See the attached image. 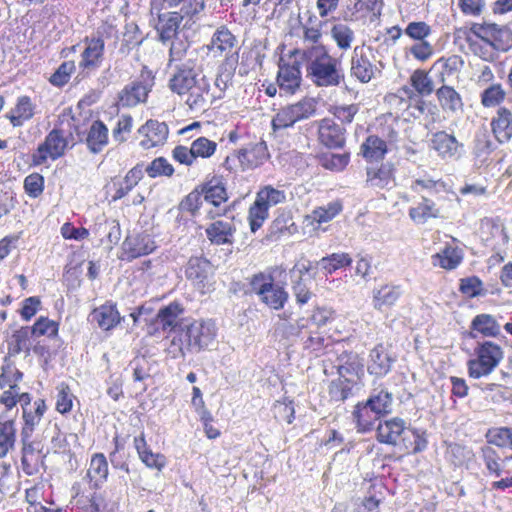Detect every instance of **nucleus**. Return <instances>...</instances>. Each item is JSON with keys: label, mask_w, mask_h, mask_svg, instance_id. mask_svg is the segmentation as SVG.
<instances>
[{"label": "nucleus", "mask_w": 512, "mask_h": 512, "mask_svg": "<svg viewBox=\"0 0 512 512\" xmlns=\"http://www.w3.org/2000/svg\"><path fill=\"white\" fill-rule=\"evenodd\" d=\"M169 88L184 97L185 104L192 111H204L213 103L214 93H211L209 80L195 70L190 59L176 66L169 79Z\"/></svg>", "instance_id": "f257e3e1"}, {"label": "nucleus", "mask_w": 512, "mask_h": 512, "mask_svg": "<svg viewBox=\"0 0 512 512\" xmlns=\"http://www.w3.org/2000/svg\"><path fill=\"white\" fill-rule=\"evenodd\" d=\"M306 63V76L317 87H334L344 80L341 62L330 55L326 46L306 50L301 58Z\"/></svg>", "instance_id": "f03ea898"}, {"label": "nucleus", "mask_w": 512, "mask_h": 512, "mask_svg": "<svg viewBox=\"0 0 512 512\" xmlns=\"http://www.w3.org/2000/svg\"><path fill=\"white\" fill-rule=\"evenodd\" d=\"M250 292L258 296L261 303L273 310L282 309L288 302L289 294L283 285L275 283L270 273L259 272L249 279Z\"/></svg>", "instance_id": "7ed1b4c3"}, {"label": "nucleus", "mask_w": 512, "mask_h": 512, "mask_svg": "<svg viewBox=\"0 0 512 512\" xmlns=\"http://www.w3.org/2000/svg\"><path fill=\"white\" fill-rule=\"evenodd\" d=\"M503 357L504 352L500 345L492 341L479 343L474 349V357L467 362L469 376L474 379L488 376Z\"/></svg>", "instance_id": "20e7f679"}, {"label": "nucleus", "mask_w": 512, "mask_h": 512, "mask_svg": "<svg viewBox=\"0 0 512 512\" xmlns=\"http://www.w3.org/2000/svg\"><path fill=\"white\" fill-rule=\"evenodd\" d=\"M328 356V360L334 362L340 378L355 377L359 380L364 375L363 360L358 353L345 350L342 342L337 341Z\"/></svg>", "instance_id": "39448f33"}, {"label": "nucleus", "mask_w": 512, "mask_h": 512, "mask_svg": "<svg viewBox=\"0 0 512 512\" xmlns=\"http://www.w3.org/2000/svg\"><path fill=\"white\" fill-rule=\"evenodd\" d=\"M154 76L151 70L143 67L139 77L126 85L119 94V103L124 107H134L145 102L152 86Z\"/></svg>", "instance_id": "423d86ee"}, {"label": "nucleus", "mask_w": 512, "mask_h": 512, "mask_svg": "<svg viewBox=\"0 0 512 512\" xmlns=\"http://www.w3.org/2000/svg\"><path fill=\"white\" fill-rule=\"evenodd\" d=\"M470 31L493 50H506L505 45L510 37V30L506 26L490 22L474 23Z\"/></svg>", "instance_id": "0eeeda50"}, {"label": "nucleus", "mask_w": 512, "mask_h": 512, "mask_svg": "<svg viewBox=\"0 0 512 512\" xmlns=\"http://www.w3.org/2000/svg\"><path fill=\"white\" fill-rule=\"evenodd\" d=\"M204 200L211 203L214 208L208 211L207 217L215 219L217 217L226 216L228 208H220V205L228 200V194L225 184L221 177L213 176L210 180L201 186Z\"/></svg>", "instance_id": "6e6552de"}, {"label": "nucleus", "mask_w": 512, "mask_h": 512, "mask_svg": "<svg viewBox=\"0 0 512 512\" xmlns=\"http://www.w3.org/2000/svg\"><path fill=\"white\" fill-rule=\"evenodd\" d=\"M269 157L267 145L264 141L257 143H250L245 147L238 150V152L232 156H228L225 159V165L231 169L230 161L237 159L240 163L242 170L252 169L263 164Z\"/></svg>", "instance_id": "1a4fd4ad"}, {"label": "nucleus", "mask_w": 512, "mask_h": 512, "mask_svg": "<svg viewBox=\"0 0 512 512\" xmlns=\"http://www.w3.org/2000/svg\"><path fill=\"white\" fill-rule=\"evenodd\" d=\"M184 312L185 309L183 305L178 301H173L161 307L156 316L152 319V330L149 331V333L174 331L180 326Z\"/></svg>", "instance_id": "9d476101"}, {"label": "nucleus", "mask_w": 512, "mask_h": 512, "mask_svg": "<svg viewBox=\"0 0 512 512\" xmlns=\"http://www.w3.org/2000/svg\"><path fill=\"white\" fill-rule=\"evenodd\" d=\"M67 141L60 130L53 129L40 144L32 155L33 164L38 166L44 164L48 158L56 160L61 157L66 149Z\"/></svg>", "instance_id": "9b49d317"}, {"label": "nucleus", "mask_w": 512, "mask_h": 512, "mask_svg": "<svg viewBox=\"0 0 512 512\" xmlns=\"http://www.w3.org/2000/svg\"><path fill=\"white\" fill-rule=\"evenodd\" d=\"M216 336L215 324L212 321H195L185 330L188 346L195 351L209 347Z\"/></svg>", "instance_id": "f8f14e48"}, {"label": "nucleus", "mask_w": 512, "mask_h": 512, "mask_svg": "<svg viewBox=\"0 0 512 512\" xmlns=\"http://www.w3.org/2000/svg\"><path fill=\"white\" fill-rule=\"evenodd\" d=\"M431 148L445 161L457 160L464 153V145L446 131H438L432 135Z\"/></svg>", "instance_id": "ddd939ff"}, {"label": "nucleus", "mask_w": 512, "mask_h": 512, "mask_svg": "<svg viewBox=\"0 0 512 512\" xmlns=\"http://www.w3.org/2000/svg\"><path fill=\"white\" fill-rule=\"evenodd\" d=\"M302 347L315 357L330 355L331 348L336 344L323 330L305 328L301 339Z\"/></svg>", "instance_id": "4468645a"}, {"label": "nucleus", "mask_w": 512, "mask_h": 512, "mask_svg": "<svg viewBox=\"0 0 512 512\" xmlns=\"http://www.w3.org/2000/svg\"><path fill=\"white\" fill-rule=\"evenodd\" d=\"M206 229L205 233L209 241L213 245H232L234 243V236L236 233V225L234 218H215L212 219Z\"/></svg>", "instance_id": "2eb2a0df"}, {"label": "nucleus", "mask_w": 512, "mask_h": 512, "mask_svg": "<svg viewBox=\"0 0 512 512\" xmlns=\"http://www.w3.org/2000/svg\"><path fill=\"white\" fill-rule=\"evenodd\" d=\"M138 133L143 137L140 146L144 149H150L166 142L169 128L164 122L150 119L139 128Z\"/></svg>", "instance_id": "dca6fc26"}, {"label": "nucleus", "mask_w": 512, "mask_h": 512, "mask_svg": "<svg viewBox=\"0 0 512 512\" xmlns=\"http://www.w3.org/2000/svg\"><path fill=\"white\" fill-rule=\"evenodd\" d=\"M345 132V129L332 119L325 118L319 123V141L327 148H343L346 142Z\"/></svg>", "instance_id": "f3484780"}, {"label": "nucleus", "mask_w": 512, "mask_h": 512, "mask_svg": "<svg viewBox=\"0 0 512 512\" xmlns=\"http://www.w3.org/2000/svg\"><path fill=\"white\" fill-rule=\"evenodd\" d=\"M301 80L300 62L294 61L292 64L285 63L279 65L277 83L281 93L294 94L299 89Z\"/></svg>", "instance_id": "a211bd4d"}, {"label": "nucleus", "mask_w": 512, "mask_h": 512, "mask_svg": "<svg viewBox=\"0 0 512 512\" xmlns=\"http://www.w3.org/2000/svg\"><path fill=\"white\" fill-rule=\"evenodd\" d=\"M123 249L129 258L135 259L152 253L156 245L151 235L140 233L128 236L123 243Z\"/></svg>", "instance_id": "6ab92c4d"}, {"label": "nucleus", "mask_w": 512, "mask_h": 512, "mask_svg": "<svg viewBox=\"0 0 512 512\" xmlns=\"http://www.w3.org/2000/svg\"><path fill=\"white\" fill-rule=\"evenodd\" d=\"M86 47L81 54L79 66L83 70L97 69L103 60L104 41L101 38L86 39Z\"/></svg>", "instance_id": "aec40b11"}, {"label": "nucleus", "mask_w": 512, "mask_h": 512, "mask_svg": "<svg viewBox=\"0 0 512 512\" xmlns=\"http://www.w3.org/2000/svg\"><path fill=\"white\" fill-rule=\"evenodd\" d=\"M186 277L195 285H204L213 275L211 262L204 257H191L186 266Z\"/></svg>", "instance_id": "412c9836"}, {"label": "nucleus", "mask_w": 512, "mask_h": 512, "mask_svg": "<svg viewBox=\"0 0 512 512\" xmlns=\"http://www.w3.org/2000/svg\"><path fill=\"white\" fill-rule=\"evenodd\" d=\"M185 17L186 16L182 15V13L176 11L159 14L158 23L156 25L159 40L162 43H166L175 38L180 23Z\"/></svg>", "instance_id": "4be33fe9"}, {"label": "nucleus", "mask_w": 512, "mask_h": 512, "mask_svg": "<svg viewBox=\"0 0 512 512\" xmlns=\"http://www.w3.org/2000/svg\"><path fill=\"white\" fill-rule=\"evenodd\" d=\"M392 363L386 348L379 344L370 351L367 370L371 375L382 377L391 370Z\"/></svg>", "instance_id": "5701e85b"}, {"label": "nucleus", "mask_w": 512, "mask_h": 512, "mask_svg": "<svg viewBox=\"0 0 512 512\" xmlns=\"http://www.w3.org/2000/svg\"><path fill=\"white\" fill-rule=\"evenodd\" d=\"M237 61L238 53H235L231 57H226L224 64L220 66L214 83L215 90L211 91V93H214L213 102L216 99H221L225 90L231 84Z\"/></svg>", "instance_id": "b1692460"}, {"label": "nucleus", "mask_w": 512, "mask_h": 512, "mask_svg": "<svg viewBox=\"0 0 512 512\" xmlns=\"http://www.w3.org/2000/svg\"><path fill=\"white\" fill-rule=\"evenodd\" d=\"M89 317L91 322H96L105 331L114 328L121 320L116 304L110 302L95 308Z\"/></svg>", "instance_id": "393cba45"}, {"label": "nucleus", "mask_w": 512, "mask_h": 512, "mask_svg": "<svg viewBox=\"0 0 512 512\" xmlns=\"http://www.w3.org/2000/svg\"><path fill=\"white\" fill-rule=\"evenodd\" d=\"M492 132L500 143L512 138V112L506 107H500L491 121Z\"/></svg>", "instance_id": "a878e982"}, {"label": "nucleus", "mask_w": 512, "mask_h": 512, "mask_svg": "<svg viewBox=\"0 0 512 512\" xmlns=\"http://www.w3.org/2000/svg\"><path fill=\"white\" fill-rule=\"evenodd\" d=\"M405 422L400 418H393L380 423L377 428V439L381 443L397 445L405 430Z\"/></svg>", "instance_id": "bb28decb"}, {"label": "nucleus", "mask_w": 512, "mask_h": 512, "mask_svg": "<svg viewBox=\"0 0 512 512\" xmlns=\"http://www.w3.org/2000/svg\"><path fill=\"white\" fill-rule=\"evenodd\" d=\"M394 168L391 163L381 164L380 167H370L367 169L366 183L368 186L384 189L394 184Z\"/></svg>", "instance_id": "cd10ccee"}, {"label": "nucleus", "mask_w": 512, "mask_h": 512, "mask_svg": "<svg viewBox=\"0 0 512 512\" xmlns=\"http://www.w3.org/2000/svg\"><path fill=\"white\" fill-rule=\"evenodd\" d=\"M374 65L370 62L367 55L362 51L359 53L355 48L351 59V76L357 78L362 83L369 82L374 76Z\"/></svg>", "instance_id": "c85d7f7f"}, {"label": "nucleus", "mask_w": 512, "mask_h": 512, "mask_svg": "<svg viewBox=\"0 0 512 512\" xmlns=\"http://www.w3.org/2000/svg\"><path fill=\"white\" fill-rule=\"evenodd\" d=\"M86 145L90 152L97 154L108 144V128L100 121H94L87 133Z\"/></svg>", "instance_id": "c756f323"}, {"label": "nucleus", "mask_w": 512, "mask_h": 512, "mask_svg": "<svg viewBox=\"0 0 512 512\" xmlns=\"http://www.w3.org/2000/svg\"><path fill=\"white\" fill-rule=\"evenodd\" d=\"M436 96L441 108L451 113L461 112L463 110V101L461 95L449 85H443L436 90Z\"/></svg>", "instance_id": "7c9ffc66"}, {"label": "nucleus", "mask_w": 512, "mask_h": 512, "mask_svg": "<svg viewBox=\"0 0 512 512\" xmlns=\"http://www.w3.org/2000/svg\"><path fill=\"white\" fill-rule=\"evenodd\" d=\"M35 106L30 97L21 96L17 99L15 107L6 115L13 127H20L25 121L34 116Z\"/></svg>", "instance_id": "2f4dec72"}, {"label": "nucleus", "mask_w": 512, "mask_h": 512, "mask_svg": "<svg viewBox=\"0 0 512 512\" xmlns=\"http://www.w3.org/2000/svg\"><path fill=\"white\" fill-rule=\"evenodd\" d=\"M402 294L400 286L383 285L373 291V306L377 310H383L396 304Z\"/></svg>", "instance_id": "473e14b6"}, {"label": "nucleus", "mask_w": 512, "mask_h": 512, "mask_svg": "<svg viewBox=\"0 0 512 512\" xmlns=\"http://www.w3.org/2000/svg\"><path fill=\"white\" fill-rule=\"evenodd\" d=\"M16 442L15 420L0 415V459L5 458Z\"/></svg>", "instance_id": "72a5a7b5"}, {"label": "nucleus", "mask_w": 512, "mask_h": 512, "mask_svg": "<svg viewBox=\"0 0 512 512\" xmlns=\"http://www.w3.org/2000/svg\"><path fill=\"white\" fill-rule=\"evenodd\" d=\"M236 42V37L231 31L227 27L221 26L212 36L210 50L219 55L225 54L226 57H229L228 54L232 52Z\"/></svg>", "instance_id": "f704fd0d"}, {"label": "nucleus", "mask_w": 512, "mask_h": 512, "mask_svg": "<svg viewBox=\"0 0 512 512\" xmlns=\"http://www.w3.org/2000/svg\"><path fill=\"white\" fill-rule=\"evenodd\" d=\"M380 417L392 412L393 396L385 388H375L366 400Z\"/></svg>", "instance_id": "c9c22d12"}, {"label": "nucleus", "mask_w": 512, "mask_h": 512, "mask_svg": "<svg viewBox=\"0 0 512 512\" xmlns=\"http://www.w3.org/2000/svg\"><path fill=\"white\" fill-rule=\"evenodd\" d=\"M30 336H32V331L28 326L21 327L14 331L8 340L9 355L15 356L20 354L22 351L29 353L31 346Z\"/></svg>", "instance_id": "e433bc0d"}, {"label": "nucleus", "mask_w": 512, "mask_h": 512, "mask_svg": "<svg viewBox=\"0 0 512 512\" xmlns=\"http://www.w3.org/2000/svg\"><path fill=\"white\" fill-rule=\"evenodd\" d=\"M361 153L367 160H382L387 153L386 142L376 135H370L361 145Z\"/></svg>", "instance_id": "4c0bfd02"}, {"label": "nucleus", "mask_w": 512, "mask_h": 512, "mask_svg": "<svg viewBox=\"0 0 512 512\" xmlns=\"http://www.w3.org/2000/svg\"><path fill=\"white\" fill-rule=\"evenodd\" d=\"M409 216L415 223L424 224L428 219L438 217L439 209L432 200L423 196L416 207L409 209Z\"/></svg>", "instance_id": "58836bf2"}, {"label": "nucleus", "mask_w": 512, "mask_h": 512, "mask_svg": "<svg viewBox=\"0 0 512 512\" xmlns=\"http://www.w3.org/2000/svg\"><path fill=\"white\" fill-rule=\"evenodd\" d=\"M353 418L361 431H368L380 416L374 409H372L368 402H364L358 403L355 406Z\"/></svg>", "instance_id": "ea45409f"}, {"label": "nucleus", "mask_w": 512, "mask_h": 512, "mask_svg": "<svg viewBox=\"0 0 512 512\" xmlns=\"http://www.w3.org/2000/svg\"><path fill=\"white\" fill-rule=\"evenodd\" d=\"M164 8H178L177 12L193 18L205 8V0H162Z\"/></svg>", "instance_id": "a19ab883"}, {"label": "nucleus", "mask_w": 512, "mask_h": 512, "mask_svg": "<svg viewBox=\"0 0 512 512\" xmlns=\"http://www.w3.org/2000/svg\"><path fill=\"white\" fill-rule=\"evenodd\" d=\"M322 39V31H321V23L314 26H303V36H302V42L303 47L295 49L292 54L293 55H299L301 58L303 57V53L306 50H310L311 48H314L316 46H324L321 43Z\"/></svg>", "instance_id": "79ce46f5"}, {"label": "nucleus", "mask_w": 512, "mask_h": 512, "mask_svg": "<svg viewBox=\"0 0 512 512\" xmlns=\"http://www.w3.org/2000/svg\"><path fill=\"white\" fill-rule=\"evenodd\" d=\"M481 457L488 473L496 477H500L503 473L502 464L506 460L512 459V456L502 459L497 451L491 446H484L481 448Z\"/></svg>", "instance_id": "37998d69"}, {"label": "nucleus", "mask_w": 512, "mask_h": 512, "mask_svg": "<svg viewBox=\"0 0 512 512\" xmlns=\"http://www.w3.org/2000/svg\"><path fill=\"white\" fill-rule=\"evenodd\" d=\"M473 456L471 448L458 443H450L446 449L447 460L456 467L467 464Z\"/></svg>", "instance_id": "c03bdc74"}, {"label": "nucleus", "mask_w": 512, "mask_h": 512, "mask_svg": "<svg viewBox=\"0 0 512 512\" xmlns=\"http://www.w3.org/2000/svg\"><path fill=\"white\" fill-rule=\"evenodd\" d=\"M433 265L446 270L455 269L462 261L460 252L453 247H445L441 252L432 257Z\"/></svg>", "instance_id": "a18cd8bd"}, {"label": "nucleus", "mask_w": 512, "mask_h": 512, "mask_svg": "<svg viewBox=\"0 0 512 512\" xmlns=\"http://www.w3.org/2000/svg\"><path fill=\"white\" fill-rule=\"evenodd\" d=\"M351 263V256L344 252L333 253L331 255L325 256L318 262L319 266L326 274H332L340 268L348 267L351 265Z\"/></svg>", "instance_id": "49530a36"}, {"label": "nucleus", "mask_w": 512, "mask_h": 512, "mask_svg": "<svg viewBox=\"0 0 512 512\" xmlns=\"http://www.w3.org/2000/svg\"><path fill=\"white\" fill-rule=\"evenodd\" d=\"M471 327L473 330L487 337H495L500 334V325L495 318L489 314L477 315L473 319Z\"/></svg>", "instance_id": "de8ad7c7"}, {"label": "nucleus", "mask_w": 512, "mask_h": 512, "mask_svg": "<svg viewBox=\"0 0 512 512\" xmlns=\"http://www.w3.org/2000/svg\"><path fill=\"white\" fill-rule=\"evenodd\" d=\"M142 177L143 172L141 168L134 167L129 170L126 176L116 184L117 188L115 190L113 200H119L127 195L133 189V187L137 185Z\"/></svg>", "instance_id": "09e8293b"}, {"label": "nucleus", "mask_w": 512, "mask_h": 512, "mask_svg": "<svg viewBox=\"0 0 512 512\" xmlns=\"http://www.w3.org/2000/svg\"><path fill=\"white\" fill-rule=\"evenodd\" d=\"M505 97L506 92L502 85L500 83H492L481 92L480 101L485 108H491L500 105Z\"/></svg>", "instance_id": "8fccbe9b"}, {"label": "nucleus", "mask_w": 512, "mask_h": 512, "mask_svg": "<svg viewBox=\"0 0 512 512\" xmlns=\"http://www.w3.org/2000/svg\"><path fill=\"white\" fill-rule=\"evenodd\" d=\"M291 116L294 122L308 119L316 112V101L313 98H303L302 100L288 105Z\"/></svg>", "instance_id": "3c124183"}, {"label": "nucleus", "mask_w": 512, "mask_h": 512, "mask_svg": "<svg viewBox=\"0 0 512 512\" xmlns=\"http://www.w3.org/2000/svg\"><path fill=\"white\" fill-rule=\"evenodd\" d=\"M22 379L23 373L8 357H5L1 366L0 389H5L9 385L19 384Z\"/></svg>", "instance_id": "603ef678"}, {"label": "nucleus", "mask_w": 512, "mask_h": 512, "mask_svg": "<svg viewBox=\"0 0 512 512\" xmlns=\"http://www.w3.org/2000/svg\"><path fill=\"white\" fill-rule=\"evenodd\" d=\"M335 318V312L326 307H317L313 310L309 317H304L307 320V328H314L323 330V328L333 321Z\"/></svg>", "instance_id": "864d4df0"}, {"label": "nucleus", "mask_w": 512, "mask_h": 512, "mask_svg": "<svg viewBox=\"0 0 512 512\" xmlns=\"http://www.w3.org/2000/svg\"><path fill=\"white\" fill-rule=\"evenodd\" d=\"M411 86L421 96H429L434 91V84L428 73L422 69L415 70L410 76Z\"/></svg>", "instance_id": "5fc2aeb1"}, {"label": "nucleus", "mask_w": 512, "mask_h": 512, "mask_svg": "<svg viewBox=\"0 0 512 512\" xmlns=\"http://www.w3.org/2000/svg\"><path fill=\"white\" fill-rule=\"evenodd\" d=\"M342 210V205L338 201L330 202L326 206L318 207L308 216L313 222L319 224L331 221Z\"/></svg>", "instance_id": "6e6d98bb"}, {"label": "nucleus", "mask_w": 512, "mask_h": 512, "mask_svg": "<svg viewBox=\"0 0 512 512\" xmlns=\"http://www.w3.org/2000/svg\"><path fill=\"white\" fill-rule=\"evenodd\" d=\"M331 36L341 50H348L354 41V31L345 24H335L331 28Z\"/></svg>", "instance_id": "4d7b16f0"}, {"label": "nucleus", "mask_w": 512, "mask_h": 512, "mask_svg": "<svg viewBox=\"0 0 512 512\" xmlns=\"http://www.w3.org/2000/svg\"><path fill=\"white\" fill-rule=\"evenodd\" d=\"M88 476L95 479L96 482L103 483L108 476V463L106 457L102 453H97L92 456Z\"/></svg>", "instance_id": "13d9d810"}, {"label": "nucleus", "mask_w": 512, "mask_h": 512, "mask_svg": "<svg viewBox=\"0 0 512 512\" xmlns=\"http://www.w3.org/2000/svg\"><path fill=\"white\" fill-rule=\"evenodd\" d=\"M488 442L501 448L512 450V428L496 427L487 433Z\"/></svg>", "instance_id": "bf43d9fd"}, {"label": "nucleus", "mask_w": 512, "mask_h": 512, "mask_svg": "<svg viewBox=\"0 0 512 512\" xmlns=\"http://www.w3.org/2000/svg\"><path fill=\"white\" fill-rule=\"evenodd\" d=\"M355 383L352 378H340L332 381L329 387V394L335 401H345L352 394V387Z\"/></svg>", "instance_id": "052dcab7"}, {"label": "nucleus", "mask_w": 512, "mask_h": 512, "mask_svg": "<svg viewBox=\"0 0 512 512\" xmlns=\"http://www.w3.org/2000/svg\"><path fill=\"white\" fill-rule=\"evenodd\" d=\"M436 65H441L440 81L445 83L446 77L452 76L462 69L464 60L459 55H451L447 58H440Z\"/></svg>", "instance_id": "680f3d73"}, {"label": "nucleus", "mask_w": 512, "mask_h": 512, "mask_svg": "<svg viewBox=\"0 0 512 512\" xmlns=\"http://www.w3.org/2000/svg\"><path fill=\"white\" fill-rule=\"evenodd\" d=\"M256 199H258L266 207L270 208L277 204L283 203L286 200V196L284 191L268 185L260 189V191L257 193Z\"/></svg>", "instance_id": "e2e57ef3"}, {"label": "nucleus", "mask_w": 512, "mask_h": 512, "mask_svg": "<svg viewBox=\"0 0 512 512\" xmlns=\"http://www.w3.org/2000/svg\"><path fill=\"white\" fill-rule=\"evenodd\" d=\"M350 154L345 152L341 154L325 153L320 157V163L325 169L332 171H341L349 163Z\"/></svg>", "instance_id": "0e129e2a"}, {"label": "nucleus", "mask_w": 512, "mask_h": 512, "mask_svg": "<svg viewBox=\"0 0 512 512\" xmlns=\"http://www.w3.org/2000/svg\"><path fill=\"white\" fill-rule=\"evenodd\" d=\"M191 149L195 159L198 157L209 158L215 153L217 143L205 137H199L192 142Z\"/></svg>", "instance_id": "69168bd1"}, {"label": "nucleus", "mask_w": 512, "mask_h": 512, "mask_svg": "<svg viewBox=\"0 0 512 512\" xmlns=\"http://www.w3.org/2000/svg\"><path fill=\"white\" fill-rule=\"evenodd\" d=\"M269 208L262 204L258 199L249 209L250 227L253 232L259 229L265 219L268 217Z\"/></svg>", "instance_id": "338daca9"}, {"label": "nucleus", "mask_w": 512, "mask_h": 512, "mask_svg": "<svg viewBox=\"0 0 512 512\" xmlns=\"http://www.w3.org/2000/svg\"><path fill=\"white\" fill-rule=\"evenodd\" d=\"M74 71L75 63L73 61H65L51 75L49 81L52 85L61 87L68 83L70 76Z\"/></svg>", "instance_id": "774afa93"}]
</instances>
